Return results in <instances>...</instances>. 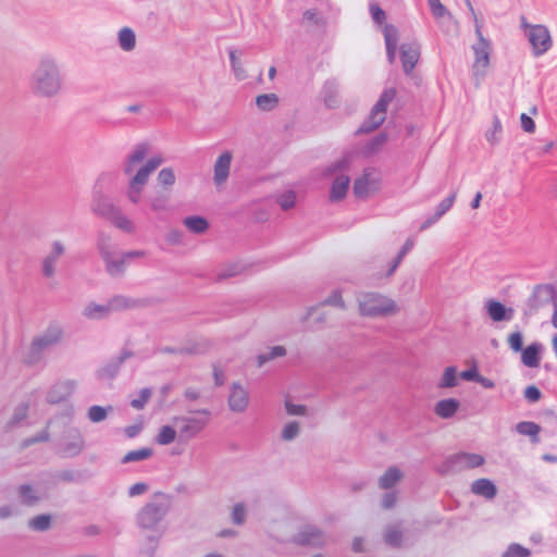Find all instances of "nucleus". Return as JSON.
Listing matches in <instances>:
<instances>
[{"instance_id": "nucleus-1", "label": "nucleus", "mask_w": 557, "mask_h": 557, "mask_svg": "<svg viewBox=\"0 0 557 557\" xmlns=\"http://www.w3.org/2000/svg\"><path fill=\"white\" fill-rule=\"evenodd\" d=\"M149 145L138 144L127 154L123 164V172L128 177L126 196L136 205L141 199V193L150 175L163 163L160 154L147 159Z\"/></svg>"}, {"instance_id": "nucleus-2", "label": "nucleus", "mask_w": 557, "mask_h": 557, "mask_svg": "<svg viewBox=\"0 0 557 557\" xmlns=\"http://www.w3.org/2000/svg\"><path fill=\"white\" fill-rule=\"evenodd\" d=\"M28 87L40 99H52L63 91L64 75L57 55L44 53L38 58L28 77Z\"/></svg>"}, {"instance_id": "nucleus-3", "label": "nucleus", "mask_w": 557, "mask_h": 557, "mask_svg": "<svg viewBox=\"0 0 557 557\" xmlns=\"http://www.w3.org/2000/svg\"><path fill=\"white\" fill-rule=\"evenodd\" d=\"M171 508V498L165 494H157L152 500L147 503L137 513V524L141 530L156 533L154 543L165 531L161 522Z\"/></svg>"}, {"instance_id": "nucleus-4", "label": "nucleus", "mask_w": 557, "mask_h": 557, "mask_svg": "<svg viewBox=\"0 0 557 557\" xmlns=\"http://www.w3.org/2000/svg\"><path fill=\"white\" fill-rule=\"evenodd\" d=\"M97 246L106 264V269L112 276L121 275L132 259L143 258L145 256V251L143 250H133L127 252L115 251L111 238L103 233L98 236Z\"/></svg>"}, {"instance_id": "nucleus-5", "label": "nucleus", "mask_w": 557, "mask_h": 557, "mask_svg": "<svg viewBox=\"0 0 557 557\" xmlns=\"http://www.w3.org/2000/svg\"><path fill=\"white\" fill-rule=\"evenodd\" d=\"M359 313L369 318H386L398 313L399 307L391 297L380 293H361L358 298Z\"/></svg>"}, {"instance_id": "nucleus-6", "label": "nucleus", "mask_w": 557, "mask_h": 557, "mask_svg": "<svg viewBox=\"0 0 557 557\" xmlns=\"http://www.w3.org/2000/svg\"><path fill=\"white\" fill-rule=\"evenodd\" d=\"M467 8L469 9L471 16L473 18L475 25V35L478 37V41L472 45V50L474 53V60L472 64V73L475 78H482L486 75L487 69L490 66V57L492 52L491 42L484 38L481 24L476 16V13L473 9V5L470 0H466Z\"/></svg>"}, {"instance_id": "nucleus-7", "label": "nucleus", "mask_w": 557, "mask_h": 557, "mask_svg": "<svg viewBox=\"0 0 557 557\" xmlns=\"http://www.w3.org/2000/svg\"><path fill=\"white\" fill-rule=\"evenodd\" d=\"M210 411L207 409L197 410L189 414L176 416L172 419L180 442H188L196 437L207 426Z\"/></svg>"}, {"instance_id": "nucleus-8", "label": "nucleus", "mask_w": 557, "mask_h": 557, "mask_svg": "<svg viewBox=\"0 0 557 557\" xmlns=\"http://www.w3.org/2000/svg\"><path fill=\"white\" fill-rule=\"evenodd\" d=\"M484 463L485 458L483 455L461 451L448 457L442 465L440 471L442 473H457L479 468Z\"/></svg>"}, {"instance_id": "nucleus-9", "label": "nucleus", "mask_w": 557, "mask_h": 557, "mask_svg": "<svg viewBox=\"0 0 557 557\" xmlns=\"http://www.w3.org/2000/svg\"><path fill=\"white\" fill-rule=\"evenodd\" d=\"M351 163V157L345 156L335 161L330 168V173L347 171ZM350 185V178L345 173H339L333 181L331 186L330 200L333 202L341 201L345 198Z\"/></svg>"}, {"instance_id": "nucleus-10", "label": "nucleus", "mask_w": 557, "mask_h": 557, "mask_svg": "<svg viewBox=\"0 0 557 557\" xmlns=\"http://www.w3.org/2000/svg\"><path fill=\"white\" fill-rule=\"evenodd\" d=\"M395 96L396 90L394 88L385 89L374 104L368 120L360 126L359 132L369 133L380 127L386 119L387 107Z\"/></svg>"}, {"instance_id": "nucleus-11", "label": "nucleus", "mask_w": 557, "mask_h": 557, "mask_svg": "<svg viewBox=\"0 0 557 557\" xmlns=\"http://www.w3.org/2000/svg\"><path fill=\"white\" fill-rule=\"evenodd\" d=\"M521 26L525 30L534 55L540 57L549 50L552 47V38L548 29L544 25H530L525 18L522 17Z\"/></svg>"}, {"instance_id": "nucleus-12", "label": "nucleus", "mask_w": 557, "mask_h": 557, "mask_svg": "<svg viewBox=\"0 0 557 557\" xmlns=\"http://www.w3.org/2000/svg\"><path fill=\"white\" fill-rule=\"evenodd\" d=\"M545 304H552L553 315L552 324L557 329V293L552 286H539L530 299L529 308L524 311V315L534 314L539 308Z\"/></svg>"}, {"instance_id": "nucleus-13", "label": "nucleus", "mask_w": 557, "mask_h": 557, "mask_svg": "<svg viewBox=\"0 0 557 557\" xmlns=\"http://www.w3.org/2000/svg\"><path fill=\"white\" fill-rule=\"evenodd\" d=\"M381 174L374 169H366L354 183V195L359 199H367L381 188Z\"/></svg>"}, {"instance_id": "nucleus-14", "label": "nucleus", "mask_w": 557, "mask_h": 557, "mask_svg": "<svg viewBox=\"0 0 557 557\" xmlns=\"http://www.w3.org/2000/svg\"><path fill=\"white\" fill-rule=\"evenodd\" d=\"M227 403L231 411L244 412L249 405L248 389L238 382L233 383L230 388Z\"/></svg>"}, {"instance_id": "nucleus-15", "label": "nucleus", "mask_w": 557, "mask_h": 557, "mask_svg": "<svg viewBox=\"0 0 557 557\" xmlns=\"http://www.w3.org/2000/svg\"><path fill=\"white\" fill-rule=\"evenodd\" d=\"M63 337V331L60 325L52 324L47 327V330L34 338L32 343V348L35 351H40L47 349L55 344H58Z\"/></svg>"}, {"instance_id": "nucleus-16", "label": "nucleus", "mask_w": 557, "mask_h": 557, "mask_svg": "<svg viewBox=\"0 0 557 557\" xmlns=\"http://www.w3.org/2000/svg\"><path fill=\"white\" fill-rule=\"evenodd\" d=\"M233 160V153L228 150L222 152L214 162L213 166V182L215 186H222L226 183L231 164Z\"/></svg>"}, {"instance_id": "nucleus-17", "label": "nucleus", "mask_w": 557, "mask_h": 557, "mask_svg": "<svg viewBox=\"0 0 557 557\" xmlns=\"http://www.w3.org/2000/svg\"><path fill=\"white\" fill-rule=\"evenodd\" d=\"M65 246L60 240L51 243L50 250L42 260V274L46 277H52L55 273V265L59 259L64 255Z\"/></svg>"}, {"instance_id": "nucleus-18", "label": "nucleus", "mask_w": 557, "mask_h": 557, "mask_svg": "<svg viewBox=\"0 0 557 557\" xmlns=\"http://www.w3.org/2000/svg\"><path fill=\"white\" fill-rule=\"evenodd\" d=\"M404 72L410 74L420 58V46L417 42H406L399 48Z\"/></svg>"}, {"instance_id": "nucleus-19", "label": "nucleus", "mask_w": 557, "mask_h": 557, "mask_svg": "<svg viewBox=\"0 0 557 557\" xmlns=\"http://www.w3.org/2000/svg\"><path fill=\"white\" fill-rule=\"evenodd\" d=\"M457 197V193L453 191L449 196L443 199L435 208V211L432 215L426 218L424 222L420 225V231H425L434 225L437 221H440L454 206Z\"/></svg>"}, {"instance_id": "nucleus-20", "label": "nucleus", "mask_w": 557, "mask_h": 557, "mask_svg": "<svg viewBox=\"0 0 557 557\" xmlns=\"http://www.w3.org/2000/svg\"><path fill=\"white\" fill-rule=\"evenodd\" d=\"M294 542L300 545L319 546L325 542V535L318 528L306 525L294 537Z\"/></svg>"}, {"instance_id": "nucleus-21", "label": "nucleus", "mask_w": 557, "mask_h": 557, "mask_svg": "<svg viewBox=\"0 0 557 557\" xmlns=\"http://www.w3.org/2000/svg\"><path fill=\"white\" fill-rule=\"evenodd\" d=\"M74 381H62L55 383L47 394V401L50 404H58L71 396L75 389Z\"/></svg>"}, {"instance_id": "nucleus-22", "label": "nucleus", "mask_w": 557, "mask_h": 557, "mask_svg": "<svg viewBox=\"0 0 557 557\" xmlns=\"http://www.w3.org/2000/svg\"><path fill=\"white\" fill-rule=\"evenodd\" d=\"M119 209L108 197L102 195H97L94 197L91 203V211L108 221L114 215L116 210Z\"/></svg>"}, {"instance_id": "nucleus-23", "label": "nucleus", "mask_w": 557, "mask_h": 557, "mask_svg": "<svg viewBox=\"0 0 557 557\" xmlns=\"http://www.w3.org/2000/svg\"><path fill=\"white\" fill-rule=\"evenodd\" d=\"M486 310L490 318L495 322L509 321L513 317L512 308H507L505 305L494 299L486 302Z\"/></svg>"}, {"instance_id": "nucleus-24", "label": "nucleus", "mask_w": 557, "mask_h": 557, "mask_svg": "<svg viewBox=\"0 0 557 557\" xmlns=\"http://www.w3.org/2000/svg\"><path fill=\"white\" fill-rule=\"evenodd\" d=\"M386 54L389 63H394L398 44V30L394 25L386 24L383 28Z\"/></svg>"}, {"instance_id": "nucleus-25", "label": "nucleus", "mask_w": 557, "mask_h": 557, "mask_svg": "<svg viewBox=\"0 0 557 557\" xmlns=\"http://www.w3.org/2000/svg\"><path fill=\"white\" fill-rule=\"evenodd\" d=\"M404 479V472L398 467H389L379 478L377 485L382 490H389Z\"/></svg>"}, {"instance_id": "nucleus-26", "label": "nucleus", "mask_w": 557, "mask_h": 557, "mask_svg": "<svg viewBox=\"0 0 557 557\" xmlns=\"http://www.w3.org/2000/svg\"><path fill=\"white\" fill-rule=\"evenodd\" d=\"M460 407V401L455 398H446L437 401L434 406V413L442 419H449L455 416Z\"/></svg>"}, {"instance_id": "nucleus-27", "label": "nucleus", "mask_w": 557, "mask_h": 557, "mask_svg": "<svg viewBox=\"0 0 557 557\" xmlns=\"http://www.w3.org/2000/svg\"><path fill=\"white\" fill-rule=\"evenodd\" d=\"M471 492L486 499H492L496 496L497 490L495 484L491 480L478 479L472 482Z\"/></svg>"}, {"instance_id": "nucleus-28", "label": "nucleus", "mask_w": 557, "mask_h": 557, "mask_svg": "<svg viewBox=\"0 0 557 557\" xmlns=\"http://www.w3.org/2000/svg\"><path fill=\"white\" fill-rule=\"evenodd\" d=\"M542 350V345L539 343H533L521 350V361L525 367L529 368H537L540 366V352Z\"/></svg>"}, {"instance_id": "nucleus-29", "label": "nucleus", "mask_w": 557, "mask_h": 557, "mask_svg": "<svg viewBox=\"0 0 557 557\" xmlns=\"http://www.w3.org/2000/svg\"><path fill=\"white\" fill-rule=\"evenodd\" d=\"M136 34L128 27L124 26L117 32V45L124 52H131L136 48Z\"/></svg>"}, {"instance_id": "nucleus-30", "label": "nucleus", "mask_w": 557, "mask_h": 557, "mask_svg": "<svg viewBox=\"0 0 557 557\" xmlns=\"http://www.w3.org/2000/svg\"><path fill=\"white\" fill-rule=\"evenodd\" d=\"M82 314L89 320H101L110 314V307L91 301L83 308Z\"/></svg>"}, {"instance_id": "nucleus-31", "label": "nucleus", "mask_w": 557, "mask_h": 557, "mask_svg": "<svg viewBox=\"0 0 557 557\" xmlns=\"http://www.w3.org/2000/svg\"><path fill=\"white\" fill-rule=\"evenodd\" d=\"M321 95L326 107L336 108L338 106V84L335 81L325 82Z\"/></svg>"}, {"instance_id": "nucleus-32", "label": "nucleus", "mask_w": 557, "mask_h": 557, "mask_svg": "<svg viewBox=\"0 0 557 557\" xmlns=\"http://www.w3.org/2000/svg\"><path fill=\"white\" fill-rule=\"evenodd\" d=\"M17 494L21 502L27 506L37 504L44 497V493L38 492L28 484L21 485L17 490Z\"/></svg>"}, {"instance_id": "nucleus-33", "label": "nucleus", "mask_w": 557, "mask_h": 557, "mask_svg": "<svg viewBox=\"0 0 557 557\" xmlns=\"http://www.w3.org/2000/svg\"><path fill=\"white\" fill-rule=\"evenodd\" d=\"M109 222L116 228L128 234H132L136 231L135 223L126 214H124L120 208L116 210Z\"/></svg>"}, {"instance_id": "nucleus-34", "label": "nucleus", "mask_w": 557, "mask_h": 557, "mask_svg": "<svg viewBox=\"0 0 557 557\" xmlns=\"http://www.w3.org/2000/svg\"><path fill=\"white\" fill-rule=\"evenodd\" d=\"M183 224L195 234H203L209 228L208 221L199 215L185 218Z\"/></svg>"}, {"instance_id": "nucleus-35", "label": "nucleus", "mask_w": 557, "mask_h": 557, "mask_svg": "<svg viewBox=\"0 0 557 557\" xmlns=\"http://www.w3.org/2000/svg\"><path fill=\"white\" fill-rule=\"evenodd\" d=\"M228 55H230V61H231V67H232V71H233L236 79H238V81L245 79L247 77V73H246V70L244 69V65H243L240 59H239L242 55V52L231 49L228 51Z\"/></svg>"}, {"instance_id": "nucleus-36", "label": "nucleus", "mask_w": 557, "mask_h": 557, "mask_svg": "<svg viewBox=\"0 0 557 557\" xmlns=\"http://www.w3.org/2000/svg\"><path fill=\"white\" fill-rule=\"evenodd\" d=\"M414 246V240L413 238L409 237L404 246L401 247V249L399 250L397 257L392 260L388 264V270L386 272V276H392L395 271L397 270L398 265L400 264L401 260L404 259V257L413 248Z\"/></svg>"}, {"instance_id": "nucleus-37", "label": "nucleus", "mask_w": 557, "mask_h": 557, "mask_svg": "<svg viewBox=\"0 0 557 557\" xmlns=\"http://www.w3.org/2000/svg\"><path fill=\"white\" fill-rule=\"evenodd\" d=\"M176 437H177V431H176L174 423L172 422V424L163 425L160 429V431L156 437V441L160 445H170L175 441Z\"/></svg>"}, {"instance_id": "nucleus-38", "label": "nucleus", "mask_w": 557, "mask_h": 557, "mask_svg": "<svg viewBox=\"0 0 557 557\" xmlns=\"http://www.w3.org/2000/svg\"><path fill=\"white\" fill-rule=\"evenodd\" d=\"M516 430L521 435H527L532 438V442L537 443L539 442V433L541 431V428L539 424L531 422V421H523L519 422L516 425Z\"/></svg>"}, {"instance_id": "nucleus-39", "label": "nucleus", "mask_w": 557, "mask_h": 557, "mask_svg": "<svg viewBox=\"0 0 557 557\" xmlns=\"http://www.w3.org/2000/svg\"><path fill=\"white\" fill-rule=\"evenodd\" d=\"M285 355H286V348L284 346H281V345L273 346L268 351L258 355L257 364H258V367H262L267 362H269L273 359H276V358L284 357Z\"/></svg>"}, {"instance_id": "nucleus-40", "label": "nucleus", "mask_w": 557, "mask_h": 557, "mask_svg": "<svg viewBox=\"0 0 557 557\" xmlns=\"http://www.w3.org/2000/svg\"><path fill=\"white\" fill-rule=\"evenodd\" d=\"M256 104L261 111H272L278 104V97L276 94H263L256 98Z\"/></svg>"}, {"instance_id": "nucleus-41", "label": "nucleus", "mask_w": 557, "mask_h": 557, "mask_svg": "<svg viewBox=\"0 0 557 557\" xmlns=\"http://www.w3.org/2000/svg\"><path fill=\"white\" fill-rule=\"evenodd\" d=\"M458 374L456 367H447L442 375V379L438 383V387L441 388H451L458 384Z\"/></svg>"}, {"instance_id": "nucleus-42", "label": "nucleus", "mask_w": 557, "mask_h": 557, "mask_svg": "<svg viewBox=\"0 0 557 557\" xmlns=\"http://www.w3.org/2000/svg\"><path fill=\"white\" fill-rule=\"evenodd\" d=\"M384 540L389 546L398 547L403 543V532L397 525H389L384 532Z\"/></svg>"}, {"instance_id": "nucleus-43", "label": "nucleus", "mask_w": 557, "mask_h": 557, "mask_svg": "<svg viewBox=\"0 0 557 557\" xmlns=\"http://www.w3.org/2000/svg\"><path fill=\"white\" fill-rule=\"evenodd\" d=\"M300 423L298 421H289L282 428L281 438L285 442L294 441L300 434Z\"/></svg>"}, {"instance_id": "nucleus-44", "label": "nucleus", "mask_w": 557, "mask_h": 557, "mask_svg": "<svg viewBox=\"0 0 557 557\" xmlns=\"http://www.w3.org/2000/svg\"><path fill=\"white\" fill-rule=\"evenodd\" d=\"M152 449L149 447H144L140 449L128 451L122 459L123 463H129L135 461H141L148 459L152 456Z\"/></svg>"}, {"instance_id": "nucleus-45", "label": "nucleus", "mask_w": 557, "mask_h": 557, "mask_svg": "<svg viewBox=\"0 0 557 557\" xmlns=\"http://www.w3.org/2000/svg\"><path fill=\"white\" fill-rule=\"evenodd\" d=\"M503 126L500 120L497 116L493 117L492 127L486 131L485 138L491 145H496L500 140Z\"/></svg>"}, {"instance_id": "nucleus-46", "label": "nucleus", "mask_w": 557, "mask_h": 557, "mask_svg": "<svg viewBox=\"0 0 557 557\" xmlns=\"http://www.w3.org/2000/svg\"><path fill=\"white\" fill-rule=\"evenodd\" d=\"M296 193L294 190H285L276 196V202L282 210L287 211L295 207Z\"/></svg>"}, {"instance_id": "nucleus-47", "label": "nucleus", "mask_w": 557, "mask_h": 557, "mask_svg": "<svg viewBox=\"0 0 557 557\" xmlns=\"http://www.w3.org/2000/svg\"><path fill=\"white\" fill-rule=\"evenodd\" d=\"M33 405V403L29 400L25 403H21L13 412V416L11 420L9 421V426L13 428L17 425L21 421H23L26 418L27 411L29 407Z\"/></svg>"}, {"instance_id": "nucleus-48", "label": "nucleus", "mask_w": 557, "mask_h": 557, "mask_svg": "<svg viewBox=\"0 0 557 557\" xmlns=\"http://www.w3.org/2000/svg\"><path fill=\"white\" fill-rule=\"evenodd\" d=\"M112 410V407L109 406V407H101V406H91L89 409H88V412H87V416H88V419L94 422V423H98V422H101L103 420L107 419L108 417V413Z\"/></svg>"}, {"instance_id": "nucleus-49", "label": "nucleus", "mask_w": 557, "mask_h": 557, "mask_svg": "<svg viewBox=\"0 0 557 557\" xmlns=\"http://www.w3.org/2000/svg\"><path fill=\"white\" fill-rule=\"evenodd\" d=\"M50 525H51V517L49 515H39V516L32 518L28 521L29 529H32L34 531L42 532V531L48 530L50 528Z\"/></svg>"}, {"instance_id": "nucleus-50", "label": "nucleus", "mask_w": 557, "mask_h": 557, "mask_svg": "<svg viewBox=\"0 0 557 557\" xmlns=\"http://www.w3.org/2000/svg\"><path fill=\"white\" fill-rule=\"evenodd\" d=\"M247 516V508L244 503H237L233 506L232 510V522L237 525H242Z\"/></svg>"}, {"instance_id": "nucleus-51", "label": "nucleus", "mask_w": 557, "mask_h": 557, "mask_svg": "<svg viewBox=\"0 0 557 557\" xmlns=\"http://www.w3.org/2000/svg\"><path fill=\"white\" fill-rule=\"evenodd\" d=\"M84 447V440L79 433H75L73 442L64 445V451L69 455H77Z\"/></svg>"}, {"instance_id": "nucleus-52", "label": "nucleus", "mask_w": 557, "mask_h": 557, "mask_svg": "<svg viewBox=\"0 0 557 557\" xmlns=\"http://www.w3.org/2000/svg\"><path fill=\"white\" fill-rule=\"evenodd\" d=\"M531 552L528 548L522 547L519 544H510L506 552L503 554V557H529Z\"/></svg>"}, {"instance_id": "nucleus-53", "label": "nucleus", "mask_w": 557, "mask_h": 557, "mask_svg": "<svg viewBox=\"0 0 557 557\" xmlns=\"http://www.w3.org/2000/svg\"><path fill=\"white\" fill-rule=\"evenodd\" d=\"M151 389L148 388V387H145L143 389H140L139 392V395L137 398H134L132 401H131V406L137 410H140L145 407L146 403L149 400V398L151 397Z\"/></svg>"}, {"instance_id": "nucleus-54", "label": "nucleus", "mask_w": 557, "mask_h": 557, "mask_svg": "<svg viewBox=\"0 0 557 557\" xmlns=\"http://www.w3.org/2000/svg\"><path fill=\"white\" fill-rule=\"evenodd\" d=\"M107 305H108V307H110V313L114 310H121V309L129 308L132 306L131 300H128L122 296H116V297L111 298L107 302Z\"/></svg>"}, {"instance_id": "nucleus-55", "label": "nucleus", "mask_w": 557, "mask_h": 557, "mask_svg": "<svg viewBox=\"0 0 557 557\" xmlns=\"http://www.w3.org/2000/svg\"><path fill=\"white\" fill-rule=\"evenodd\" d=\"M322 305H329L341 309H345V301L342 297L341 290H333L331 295L322 302Z\"/></svg>"}, {"instance_id": "nucleus-56", "label": "nucleus", "mask_w": 557, "mask_h": 557, "mask_svg": "<svg viewBox=\"0 0 557 557\" xmlns=\"http://www.w3.org/2000/svg\"><path fill=\"white\" fill-rule=\"evenodd\" d=\"M158 182L163 186H172L175 183V175L172 169L164 168L158 174Z\"/></svg>"}, {"instance_id": "nucleus-57", "label": "nucleus", "mask_w": 557, "mask_h": 557, "mask_svg": "<svg viewBox=\"0 0 557 557\" xmlns=\"http://www.w3.org/2000/svg\"><path fill=\"white\" fill-rule=\"evenodd\" d=\"M507 342H508L509 347L513 351L518 352V351L522 350L523 337H522V334H521L520 331H517V332H513V333L509 334L508 338H507Z\"/></svg>"}, {"instance_id": "nucleus-58", "label": "nucleus", "mask_w": 557, "mask_h": 557, "mask_svg": "<svg viewBox=\"0 0 557 557\" xmlns=\"http://www.w3.org/2000/svg\"><path fill=\"white\" fill-rule=\"evenodd\" d=\"M151 209L156 212L166 211L169 209L168 206V196L158 195L150 201Z\"/></svg>"}, {"instance_id": "nucleus-59", "label": "nucleus", "mask_w": 557, "mask_h": 557, "mask_svg": "<svg viewBox=\"0 0 557 557\" xmlns=\"http://www.w3.org/2000/svg\"><path fill=\"white\" fill-rule=\"evenodd\" d=\"M285 409L289 416H306L307 407L300 404H294L290 400L285 401Z\"/></svg>"}, {"instance_id": "nucleus-60", "label": "nucleus", "mask_w": 557, "mask_h": 557, "mask_svg": "<svg viewBox=\"0 0 557 557\" xmlns=\"http://www.w3.org/2000/svg\"><path fill=\"white\" fill-rule=\"evenodd\" d=\"M369 10H370V14H371V17L372 20L377 23V24H383L385 18H386V14L385 12L379 7V4L376 3H370V7H369Z\"/></svg>"}, {"instance_id": "nucleus-61", "label": "nucleus", "mask_w": 557, "mask_h": 557, "mask_svg": "<svg viewBox=\"0 0 557 557\" xmlns=\"http://www.w3.org/2000/svg\"><path fill=\"white\" fill-rule=\"evenodd\" d=\"M386 139H387L386 135H384V134L376 136L375 138H373L372 140H370L368 143L367 151L369 153L376 151L386 141Z\"/></svg>"}, {"instance_id": "nucleus-62", "label": "nucleus", "mask_w": 557, "mask_h": 557, "mask_svg": "<svg viewBox=\"0 0 557 557\" xmlns=\"http://www.w3.org/2000/svg\"><path fill=\"white\" fill-rule=\"evenodd\" d=\"M524 397L531 403H536L541 398V391L536 386L530 385L524 389Z\"/></svg>"}, {"instance_id": "nucleus-63", "label": "nucleus", "mask_w": 557, "mask_h": 557, "mask_svg": "<svg viewBox=\"0 0 557 557\" xmlns=\"http://www.w3.org/2000/svg\"><path fill=\"white\" fill-rule=\"evenodd\" d=\"M397 502V494L395 492H388L383 495L381 504L385 509H391L395 506Z\"/></svg>"}, {"instance_id": "nucleus-64", "label": "nucleus", "mask_w": 557, "mask_h": 557, "mask_svg": "<svg viewBox=\"0 0 557 557\" xmlns=\"http://www.w3.org/2000/svg\"><path fill=\"white\" fill-rule=\"evenodd\" d=\"M148 491V485L144 482H138L128 488V496L135 497L145 494Z\"/></svg>"}]
</instances>
